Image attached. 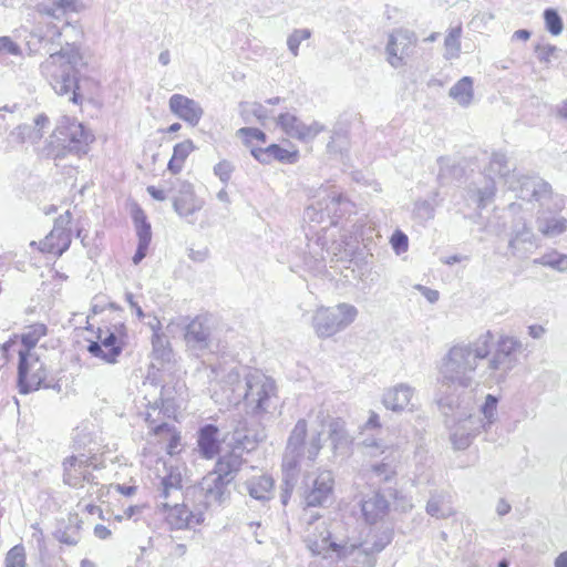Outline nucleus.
I'll use <instances>...</instances> for the list:
<instances>
[{
  "instance_id": "nucleus-51",
  "label": "nucleus",
  "mask_w": 567,
  "mask_h": 567,
  "mask_svg": "<svg viewBox=\"0 0 567 567\" xmlns=\"http://www.w3.org/2000/svg\"><path fill=\"white\" fill-rule=\"evenodd\" d=\"M195 145L193 141L185 140L174 146L173 156L184 164L188 155L194 151Z\"/></svg>"
},
{
  "instance_id": "nucleus-13",
  "label": "nucleus",
  "mask_w": 567,
  "mask_h": 567,
  "mask_svg": "<svg viewBox=\"0 0 567 567\" xmlns=\"http://www.w3.org/2000/svg\"><path fill=\"white\" fill-rule=\"evenodd\" d=\"M18 386L21 394L37 391L39 388H49L44 383L48 372L44 363L37 353H29L28 350H18Z\"/></svg>"
},
{
  "instance_id": "nucleus-57",
  "label": "nucleus",
  "mask_w": 567,
  "mask_h": 567,
  "mask_svg": "<svg viewBox=\"0 0 567 567\" xmlns=\"http://www.w3.org/2000/svg\"><path fill=\"white\" fill-rule=\"evenodd\" d=\"M416 288L421 291V293L426 298L429 302L435 303L439 300L440 295L437 290H433L421 285H419Z\"/></svg>"
},
{
  "instance_id": "nucleus-64",
  "label": "nucleus",
  "mask_w": 567,
  "mask_h": 567,
  "mask_svg": "<svg viewBox=\"0 0 567 567\" xmlns=\"http://www.w3.org/2000/svg\"><path fill=\"white\" fill-rule=\"evenodd\" d=\"M545 328L543 326L533 324L528 327V333L534 339H539L545 333Z\"/></svg>"
},
{
  "instance_id": "nucleus-23",
  "label": "nucleus",
  "mask_w": 567,
  "mask_h": 567,
  "mask_svg": "<svg viewBox=\"0 0 567 567\" xmlns=\"http://www.w3.org/2000/svg\"><path fill=\"white\" fill-rule=\"evenodd\" d=\"M414 394V389L406 383H399L384 390L382 394V404L386 410L395 413L408 410L411 405V400Z\"/></svg>"
},
{
  "instance_id": "nucleus-16",
  "label": "nucleus",
  "mask_w": 567,
  "mask_h": 567,
  "mask_svg": "<svg viewBox=\"0 0 567 567\" xmlns=\"http://www.w3.org/2000/svg\"><path fill=\"white\" fill-rule=\"evenodd\" d=\"M91 461L85 455L70 456L63 462V482L73 488H82L84 483L90 484L89 494L94 493L99 486L96 477L90 472Z\"/></svg>"
},
{
  "instance_id": "nucleus-53",
  "label": "nucleus",
  "mask_w": 567,
  "mask_h": 567,
  "mask_svg": "<svg viewBox=\"0 0 567 567\" xmlns=\"http://www.w3.org/2000/svg\"><path fill=\"white\" fill-rule=\"evenodd\" d=\"M390 243H391L393 250L398 255L408 250L409 239H408V236L401 230L394 231V234L391 237Z\"/></svg>"
},
{
  "instance_id": "nucleus-31",
  "label": "nucleus",
  "mask_w": 567,
  "mask_h": 567,
  "mask_svg": "<svg viewBox=\"0 0 567 567\" xmlns=\"http://www.w3.org/2000/svg\"><path fill=\"white\" fill-rule=\"evenodd\" d=\"M534 237L533 229L528 226L526 219L518 217L512 225V236L508 248L512 250L513 255H516L520 250V245L533 244Z\"/></svg>"
},
{
  "instance_id": "nucleus-1",
  "label": "nucleus",
  "mask_w": 567,
  "mask_h": 567,
  "mask_svg": "<svg viewBox=\"0 0 567 567\" xmlns=\"http://www.w3.org/2000/svg\"><path fill=\"white\" fill-rule=\"evenodd\" d=\"M522 342L515 337L501 336L496 341L491 330L473 340L453 344L442 358L440 382L446 389H471L477 385L476 377L482 362H485L480 377L485 383L501 384L518 362Z\"/></svg>"
},
{
  "instance_id": "nucleus-28",
  "label": "nucleus",
  "mask_w": 567,
  "mask_h": 567,
  "mask_svg": "<svg viewBox=\"0 0 567 567\" xmlns=\"http://www.w3.org/2000/svg\"><path fill=\"white\" fill-rule=\"evenodd\" d=\"M245 491L257 501H269L274 494V480L268 475L252 477L244 483Z\"/></svg>"
},
{
  "instance_id": "nucleus-21",
  "label": "nucleus",
  "mask_w": 567,
  "mask_h": 567,
  "mask_svg": "<svg viewBox=\"0 0 567 567\" xmlns=\"http://www.w3.org/2000/svg\"><path fill=\"white\" fill-rule=\"evenodd\" d=\"M168 105L174 115L192 126H196L204 114V110L197 101L182 94H173Z\"/></svg>"
},
{
  "instance_id": "nucleus-49",
  "label": "nucleus",
  "mask_w": 567,
  "mask_h": 567,
  "mask_svg": "<svg viewBox=\"0 0 567 567\" xmlns=\"http://www.w3.org/2000/svg\"><path fill=\"white\" fill-rule=\"evenodd\" d=\"M329 536L328 537H324L322 538V545H319L318 543H315L313 545L310 546V549L315 553V554H321V551L326 548V546L328 545L329 548H331L332 550L334 551H340L342 550V555H346L347 553H352L354 550V544H350V545H340V544H337L336 542H329Z\"/></svg>"
},
{
  "instance_id": "nucleus-55",
  "label": "nucleus",
  "mask_w": 567,
  "mask_h": 567,
  "mask_svg": "<svg viewBox=\"0 0 567 567\" xmlns=\"http://www.w3.org/2000/svg\"><path fill=\"white\" fill-rule=\"evenodd\" d=\"M238 134L247 138H255L261 142L266 141V134L256 127H241L238 130Z\"/></svg>"
},
{
  "instance_id": "nucleus-2",
  "label": "nucleus",
  "mask_w": 567,
  "mask_h": 567,
  "mask_svg": "<svg viewBox=\"0 0 567 567\" xmlns=\"http://www.w3.org/2000/svg\"><path fill=\"white\" fill-rule=\"evenodd\" d=\"M83 9L81 0H41L35 6L40 16L51 19L44 37L61 47L41 63V73L56 94H70L69 101L74 104H81L83 100L78 84L79 68L83 64L80 52L83 30L79 22L70 21L69 16Z\"/></svg>"
},
{
  "instance_id": "nucleus-19",
  "label": "nucleus",
  "mask_w": 567,
  "mask_h": 567,
  "mask_svg": "<svg viewBox=\"0 0 567 567\" xmlns=\"http://www.w3.org/2000/svg\"><path fill=\"white\" fill-rule=\"evenodd\" d=\"M50 127L49 117L41 113L37 115L32 124H21L13 128L6 138V150L11 151L24 143H39L44 132Z\"/></svg>"
},
{
  "instance_id": "nucleus-62",
  "label": "nucleus",
  "mask_w": 567,
  "mask_h": 567,
  "mask_svg": "<svg viewBox=\"0 0 567 567\" xmlns=\"http://www.w3.org/2000/svg\"><path fill=\"white\" fill-rule=\"evenodd\" d=\"M94 535L100 539H106L111 536V530L106 526L97 524L94 527Z\"/></svg>"
},
{
  "instance_id": "nucleus-7",
  "label": "nucleus",
  "mask_w": 567,
  "mask_h": 567,
  "mask_svg": "<svg viewBox=\"0 0 567 567\" xmlns=\"http://www.w3.org/2000/svg\"><path fill=\"white\" fill-rule=\"evenodd\" d=\"M92 140V135L81 123L64 116L53 131L48 144L39 153L42 157L53 158L55 165H59L58 161L68 154L76 156L86 154Z\"/></svg>"
},
{
  "instance_id": "nucleus-29",
  "label": "nucleus",
  "mask_w": 567,
  "mask_h": 567,
  "mask_svg": "<svg viewBox=\"0 0 567 567\" xmlns=\"http://www.w3.org/2000/svg\"><path fill=\"white\" fill-rule=\"evenodd\" d=\"M182 495V474L177 470H169L167 474L162 477L158 487V498L162 502H168L169 498L178 501Z\"/></svg>"
},
{
  "instance_id": "nucleus-60",
  "label": "nucleus",
  "mask_w": 567,
  "mask_h": 567,
  "mask_svg": "<svg viewBox=\"0 0 567 567\" xmlns=\"http://www.w3.org/2000/svg\"><path fill=\"white\" fill-rule=\"evenodd\" d=\"M310 507H307L305 505L303 513H302V520L306 522L308 525L313 524L316 520H318L321 516L319 513H313L312 511H309Z\"/></svg>"
},
{
  "instance_id": "nucleus-37",
  "label": "nucleus",
  "mask_w": 567,
  "mask_h": 567,
  "mask_svg": "<svg viewBox=\"0 0 567 567\" xmlns=\"http://www.w3.org/2000/svg\"><path fill=\"white\" fill-rule=\"evenodd\" d=\"M48 332V328L44 323H33L25 328V331L21 334V348L19 350H28L29 353H37L34 348L39 340L44 337Z\"/></svg>"
},
{
  "instance_id": "nucleus-42",
  "label": "nucleus",
  "mask_w": 567,
  "mask_h": 567,
  "mask_svg": "<svg viewBox=\"0 0 567 567\" xmlns=\"http://www.w3.org/2000/svg\"><path fill=\"white\" fill-rule=\"evenodd\" d=\"M381 422L380 416L377 412L370 410L368 420L363 423V425L360 427L359 432V442H361L363 439H377L375 433L381 431Z\"/></svg>"
},
{
  "instance_id": "nucleus-39",
  "label": "nucleus",
  "mask_w": 567,
  "mask_h": 567,
  "mask_svg": "<svg viewBox=\"0 0 567 567\" xmlns=\"http://www.w3.org/2000/svg\"><path fill=\"white\" fill-rule=\"evenodd\" d=\"M133 220L136 228L138 244L150 246L152 240L151 224L147 221L146 215L141 208H137L133 213Z\"/></svg>"
},
{
  "instance_id": "nucleus-56",
  "label": "nucleus",
  "mask_w": 567,
  "mask_h": 567,
  "mask_svg": "<svg viewBox=\"0 0 567 567\" xmlns=\"http://www.w3.org/2000/svg\"><path fill=\"white\" fill-rule=\"evenodd\" d=\"M296 480V475L293 476V478H291V476L287 477L286 476V473H284V481H285V484H286V488L284 489L282 494H281V503L284 505H287L288 503V499L290 498V492L293 487V481Z\"/></svg>"
},
{
  "instance_id": "nucleus-40",
  "label": "nucleus",
  "mask_w": 567,
  "mask_h": 567,
  "mask_svg": "<svg viewBox=\"0 0 567 567\" xmlns=\"http://www.w3.org/2000/svg\"><path fill=\"white\" fill-rule=\"evenodd\" d=\"M535 265L553 268L557 271H567V255L557 251L544 254L542 257L534 259Z\"/></svg>"
},
{
  "instance_id": "nucleus-12",
  "label": "nucleus",
  "mask_w": 567,
  "mask_h": 567,
  "mask_svg": "<svg viewBox=\"0 0 567 567\" xmlns=\"http://www.w3.org/2000/svg\"><path fill=\"white\" fill-rule=\"evenodd\" d=\"M193 497L199 511L205 515L206 512L221 506L229 499V484L209 472L194 488Z\"/></svg>"
},
{
  "instance_id": "nucleus-32",
  "label": "nucleus",
  "mask_w": 567,
  "mask_h": 567,
  "mask_svg": "<svg viewBox=\"0 0 567 567\" xmlns=\"http://www.w3.org/2000/svg\"><path fill=\"white\" fill-rule=\"evenodd\" d=\"M217 435L218 429L213 424H207L200 429L198 435V450L205 458H213L217 454L219 447Z\"/></svg>"
},
{
  "instance_id": "nucleus-9",
  "label": "nucleus",
  "mask_w": 567,
  "mask_h": 567,
  "mask_svg": "<svg viewBox=\"0 0 567 567\" xmlns=\"http://www.w3.org/2000/svg\"><path fill=\"white\" fill-rule=\"evenodd\" d=\"M311 203L306 207L303 218L309 223L337 225L349 204L337 190L320 187L310 197Z\"/></svg>"
},
{
  "instance_id": "nucleus-44",
  "label": "nucleus",
  "mask_w": 567,
  "mask_h": 567,
  "mask_svg": "<svg viewBox=\"0 0 567 567\" xmlns=\"http://www.w3.org/2000/svg\"><path fill=\"white\" fill-rule=\"evenodd\" d=\"M240 115L245 122H249L250 117L254 116L259 121H264L268 117L267 110L260 103L254 102H241L239 104Z\"/></svg>"
},
{
  "instance_id": "nucleus-46",
  "label": "nucleus",
  "mask_w": 567,
  "mask_h": 567,
  "mask_svg": "<svg viewBox=\"0 0 567 567\" xmlns=\"http://www.w3.org/2000/svg\"><path fill=\"white\" fill-rule=\"evenodd\" d=\"M6 567H25V553L22 545L13 546L6 555Z\"/></svg>"
},
{
  "instance_id": "nucleus-8",
  "label": "nucleus",
  "mask_w": 567,
  "mask_h": 567,
  "mask_svg": "<svg viewBox=\"0 0 567 567\" xmlns=\"http://www.w3.org/2000/svg\"><path fill=\"white\" fill-rule=\"evenodd\" d=\"M437 404L446 416L452 413L455 424L452 427L451 441L456 450L467 449L473 439L486 427L480 415L472 414L467 405H463L460 398L452 395L440 396Z\"/></svg>"
},
{
  "instance_id": "nucleus-54",
  "label": "nucleus",
  "mask_w": 567,
  "mask_h": 567,
  "mask_svg": "<svg viewBox=\"0 0 567 567\" xmlns=\"http://www.w3.org/2000/svg\"><path fill=\"white\" fill-rule=\"evenodd\" d=\"M556 52L557 48L553 44H537L535 47L536 56L543 63H549Z\"/></svg>"
},
{
  "instance_id": "nucleus-14",
  "label": "nucleus",
  "mask_w": 567,
  "mask_h": 567,
  "mask_svg": "<svg viewBox=\"0 0 567 567\" xmlns=\"http://www.w3.org/2000/svg\"><path fill=\"white\" fill-rule=\"evenodd\" d=\"M332 473L322 471L318 475H307L303 480L302 499L307 507L324 506L333 493Z\"/></svg>"
},
{
  "instance_id": "nucleus-34",
  "label": "nucleus",
  "mask_w": 567,
  "mask_h": 567,
  "mask_svg": "<svg viewBox=\"0 0 567 567\" xmlns=\"http://www.w3.org/2000/svg\"><path fill=\"white\" fill-rule=\"evenodd\" d=\"M449 95L461 106H468L474 96L472 78L464 76L458 80L450 89Z\"/></svg>"
},
{
  "instance_id": "nucleus-47",
  "label": "nucleus",
  "mask_w": 567,
  "mask_h": 567,
  "mask_svg": "<svg viewBox=\"0 0 567 567\" xmlns=\"http://www.w3.org/2000/svg\"><path fill=\"white\" fill-rule=\"evenodd\" d=\"M544 19L548 32H550L553 35H558L561 33L563 20L556 10L546 9L544 11Z\"/></svg>"
},
{
  "instance_id": "nucleus-22",
  "label": "nucleus",
  "mask_w": 567,
  "mask_h": 567,
  "mask_svg": "<svg viewBox=\"0 0 567 567\" xmlns=\"http://www.w3.org/2000/svg\"><path fill=\"white\" fill-rule=\"evenodd\" d=\"M185 342L194 351H203L209 346L210 327L207 319L196 317L185 328Z\"/></svg>"
},
{
  "instance_id": "nucleus-41",
  "label": "nucleus",
  "mask_w": 567,
  "mask_h": 567,
  "mask_svg": "<svg viewBox=\"0 0 567 567\" xmlns=\"http://www.w3.org/2000/svg\"><path fill=\"white\" fill-rule=\"evenodd\" d=\"M10 56H22V49L10 37H0V63L8 65Z\"/></svg>"
},
{
  "instance_id": "nucleus-43",
  "label": "nucleus",
  "mask_w": 567,
  "mask_h": 567,
  "mask_svg": "<svg viewBox=\"0 0 567 567\" xmlns=\"http://www.w3.org/2000/svg\"><path fill=\"white\" fill-rule=\"evenodd\" d=\"M461 34L462 28L458 25L451 29L449 34L446 35L444 41L446 59H454L458 56V53L461 51Z\"/></svg>"
},
{
  "instance_id": "nucleus-20",
  "label": "nucleus",
  "mask_w": 567,
  "mask_h": 567,
  "mask_svg": "<svg viewBox=\"0 0 567 567\" xmlns=\"http://www.w3.org/2000/svg\"><path fill=\"white\" fill-rule=\"evenodd\" d=\"M278 124L287 135L302 142L313 140L324 128L319 122L313 121L310 124H306L290 113L280 114Z\"/></svg>"
},
{
  "instance_id": "nucleus-52",
  "label": "nucleus",
  "mask_w": 567,
  "mask_h": 567,
  "mask_svg": "<svg viewBox=\"0 0 567 567\" xmlns=\"http://www.w3.org/2000/svg\"><path fill=\"white\" fill-rule=\"evenodd\" d=\"M234 172V165L226 159L220 161L214 166V174L224 183H228Z\"/></svg>"
},
{
  "instance_id": "nucleus-48",
  "label": "nucleus",
  "mask_w": 567,
  "mask_h": 567,
  "mask_svg": "<svg viewBox=\"0 0 567 567\" xmlns=\"http://www.w3.org/2000/svg\"><path fill=\"white\" fill-rule=\"evenodd\" d=\"M497 402L498 400L496 396L487 394L485 402L481 408V413L484 415V423H486V425H491L496 420Z\"/></svg>"
},
{
  "instance_id": "nucleus-36",
  "label": "nucleus",
  "mask_w": 567,
  "mask_h": 567,
  "mask_svg": "<svg viewBox=\"0 0 567 567\" xmlns=\"http://www.w3.org/2000/svg\"><path fill=\"white\" fill-rule=\"evenodd\" d=\"M251 155L262 164H268L272 159L280 162L289 161V158L292 156L289 151L280 147L277 144H271L265 148H252Z\"/></svg>"
},
{
  "instance_id": "nucleus-24",
  "label": "nucleus",
  "mask_w": 567,
  "mask_h": 567,
  "mask_svg": "<svg viewBox=\"0 0 567 567\" xmlns=\"http://www.w3.org/2000/svg\"><path fill=\"white\" fill-rule=\"evenodd\" d=\"M243 463L244 460L241 454L236 451H231L221 455L217 460L215 467L210 473L216 474V476H219V478L230 485L240 471Z\"/></svg>"
},
{
  "instance_id": "nucleus-18",
  "label": "nucleus",
  "mask_w": 567,
  "mask_h": 567,
  "mask_svg": "<svg viewBox=\"0 0 567 567\" xmlns=\"http://www.w3.org/2000/svg\"><path fill=\"white\" fill-rule=\"evenodd\" d=\"M71 220L72 214L70 210L55 218L53 229L40 241L41 251L61 256L69 249L71 245Z\"/></svg>"
},
{
  "instance_id": "nucleus-58",
  "label": "nucleus",
  "mask_w": 567,
  "mask_h": 567,
  "mask_svg": "<svg viewBox=\"0 0 567 567\" xmlns=\"http://www.w3.org/2000/svg\"><path fill=\"white\" fill-rule=\"evenodd\" d=\"M147 245L137 244V249L132 258L134 265H138L147 255Z\"/></svg>"
},
{
  "instance_id": "nucleus-27",
  "label": "nucleus",
  "mask_w": 567,
  "mask_h": 567,
  "mask_svg": "<svg viewBox=\"0 0 567 567\" xmlns=\"http://www.w3.org/2000/svg\"><path fill=\"white\" fill-rule=\"evenodd\" d=\"M489 174L498 175L499 177L505 179V183L508 185V189L513 190L511 185L519 186V182L525 178H529L528 176H522L519 178H515L511 175V167L507 161L506 155L503 152H493L488 168Z\"/></svg>"
},
{
  "instance_id": "nucleus-4",
  "label": "nucleus",
  "mask_w": 567,
  "mask_h": 567,
  "mask_svg": "<svg viewBox=\"0 0 567 567\" xmlns=\"http://www.w3.org/2000/svg\"><path fill=\"white\" fill-rule=\"evenodd\" d=\"M223 391L229 403L238 404L244 400L249 413L262 415L269 411L277 388L270 377L258 370L246 374L243 382L239 371L234 368L223 380Z\"/></svg>"
},
{
  "instance_id": "nucleus-25",
  "label": "nucleus",
  "mask_w": 567,
  "mask_h": 567,
  "mask_svg": "<svg viewBox=\"0 0 567 567\" xmlns=\"http://www.w3.org/2000/svg\"><path fill=\"white\" fill-rule=\"evenodd\" d=\"M351 127L350 118L340 117L334 125L333 134L327 147L330 153H339L343 155L349 153L351 148Z\"/></svg>"
},
{
  "instance_id": "nucleus-38",
  "label": "nucleus",
  "mask_w": 567,
  "mask_h": 567,
  "mask_svg": "<svg viewBox=\"0 0 567 567\" xmlns=\"http://www.w3.org/2000/svg\"><path fill=\"white\" fill-rule=\"evenodd\" d=\"M470 197L476 203L480 209L489 205L496 195V185L493 179L486 182L482 188L468 189Z\"/></svg>"
},
{
  "instance_id": "nucleus-15",
  "label": "nucleus",
  "mask_w": 567,
  "mask_h": 567,
  "mask_svg": "<svg viewBox=\"0 0 567 567\" xmlns=\"http://www.w3.org/2000/svg\"><path fill=\"white\" fill-rule=\"evenodd\" d=\"M157 507L165 512V520L171 529H190L200 525L205 517L194 503L189 509L185 504L158 502Z\"/></svg>"
},
{
  "instance_id": "nucleus-17",
  "label": "nucleus",
  "mask_w": 567,
  "mask_h": 567,
  "mask_svg": "<svg viewBox=\"0 0 567 567\" xmlns=\"http://www.w3.org/2000/svg\"><path fill=\"white\" fill-rule=\"evenodd\" d=\"M416 35L408 29H396L390 35L385 48L386 60L391 66L398 69L406 63L416 45Z\"/></svg>"
},
{
  "instance_id": "nucleus-5",
  "label": "nucleus",
  "mask_w": 567,
  "mask_h": 567,
  "mask_svg": "<svg viewBox=\"0 0 567 567\" xmlns=\"http://www.w3.org/2000/svg\"><path fill=\"white\" fill-rule=\"evenodd\" d=\"M322 449L321 432L308 434V424L300 419L291 430L282 457V471L293 478L298 468L306 463L311 465Z\"/></svg>"
},
{
  "instance_id": "nucleus-10",
  "label": "nucleus",
  "mask_w": 567,
  "mask_h": 567,
  "mask_svg": "<svg viewBox=\"0 0 567 567\" xmlns=\"http://www.w3.org/2000/svg\"><path fill=\"white\" fill-rule=\"evenodd\" d=\"M127 339V331L124 323L113 324L105 329L99 328L96 341H91L87 352L105 363L115 364L122 354Z\"/></svg>"
},
{
  "instance_id": "nucleus-33",
  "label": "nucleus",
  "mask_w": 567,
  "mask_h": 567,
  "mask_svg": "<svg viewBox=\"0 0 567 567\" xmlns=\"http://www.w3.org/2000/svg\"><path fill=\"white\" fill-rule=\"evenodd\" d=\"M426 513L437 519H445L454 514V509L450 502V496L446 493L431 494L426 507Z\"/></svg>"
},
{
  "instance_id": "nucleus-35",
  "label": "nucleus",
  "mask_w": 567,
  "mask_h": 567,
  "mask_svg": "<svg viewBox=\"0 0 567 567\" xmlns=\"http://www.w3.org/2000/svg\"><path fill=\"white\" fill-rule=\"evenodd\" d=\"M153 358L159 361L161 364L171 362L173 351L169 347L167 338L161 333L159 327H153L152 336Z\"/></svg>"
},
{
  "instance_id": "nucleus-6",
  "label": "nucleus",
  "mask_w": 567,
  "mask_h": 567,
  "mask_svg": "<svg viewBox=\"0 0 567 567\" xmlns=\"http://www.w3.org/2000/svg\"><path fill=\"white\" fill-rule=\"evenodd\" d=\"M357 445L360 446L361 455L369 458L362 463L363 477L377 485L395 481L399 460L393 446L385 445L380 439H363Z\"/></svg>"
},
{
  "instance_id": "nucleus-45",
  "label": "nucleus",
  "mask_w": 567,
  "mask_h": 567,
  "mask_svg": "<svg viewBox=\"0 0 567 567\" xmlns=\"http://www.w3.org/2000/svg\"><path fill=\"white\" fill-rule=\"evenodd\" d=\"M311 37V31L309 29H296L287 39L288 50L293 56H297L299 53V45L303 40H307Z\"/></svg>"
},
{
  "instance_id": "nucleus-50",
  "label": "nucleus",
  "mask_w": 567,
  "mask_h": 567,
  "mask_svg": "<svg viewBox=\"0 0 567 567\" xmlns=\"http://www.w3.org/2000/svg\"><path fill=\"white\" fill-rule=\"evenodd\" d=\"M55 537L62 544L74 546L80 540V533L78 527H68L65 529L56 530Z\"/></svg>"
},
{
  "instance_id": "nucleus-11",
  "label": "nucleus",
  "mask_w": 567,
  "mask_h": 567,
  "mask_svg": "<svg viewBox=\"0 0 567 567\" xmlns=\"http://www.w3.org/2000/svg\"><path fill=\"white\" fill-rule=\"evenodd\" d=\"M353 308L348 303L321 307L312 317V327L319 338H329L343 330L353 319Z\"/></svg>"
},
{
  "instance_id": "nucleus-63",
  "label": "nucleus",
  "mask_w": 567,
  "mask_h": 567,
  "mask_svg": "<svg viewBox=\"0 0 567 567\" xmlns=\"http://www.w3.org/2000/svg\"><path fill=\"white\" fill-rule=\"evenodd\" d=\"M146 190L156 200L163 202L166 199V195H165L164 190L158 189L155 186H148L146 188Z\"/></svg>"
},
{
  "instance_id": "nucleus-3",
  "label": "nucleus",
  "mask_w": 567,
  "mask_h": 567,
  "mask_svg": "<svg viewBox=\"0 0 567 567\" xmlns=\"http://www.w3.org/2000/svg\"><path fill=\"white\" fill-rule=\"evenodd\" d=\"M522 202L537 203L536 227L546 237H555L567 230V219L558 216L565 206L561 196L553 193L551 186L542 178H525L519 186L511 185Z\"/></svg>"
},
{
  "instance_id": "nucleus-61",
  "label": "nucleus",
  "mask_w": 567,
  "mask_h": 567,
  "mask_svg": "<svg viewBox=\"0 0 567 567\" xmlns=\"http://www.w3.org/2000/svg\"><path fill=\"white\" fill-rule=\"evenodd\" d=\"M511 504L505 498H499L496 505V513L504 516L511 512Z\"/></svg>"
},
{
  "instance_id": "nucleus-30",
  "label": "nucleus",
  "mask_w": 567,
  "mask_h": 567,
  "mask_svg": "<svg viewBox=\"0 0 567 567\" xmlns=\"http://www.w3.org/2000/svg\"><path fill=\"white\" fill-rule=\"evenodd\" d=\"M175 212L182 217H188L202 209L203 203L195 196L190 185H184L179 196L173 203Z\"/></svg>"
},
{
  "instance_id": "nucleus-59",
  "label": "nucleus",
  "mask_w": 567,
  "mask_h": 567,
  "mask_svg": "<svg viewBox=\"0 0 567 567\" xmlns=\"http://www.w3.org/2000/svg\"><path fill=\"white\" fill-rule=\"evenodd\" d=\"M125 300H126V302L130 305V307H131L132 309H134V310H135L136 316H137L138 318H144V316H145V315H144V311H143V309L138 306V303L134 300V295H133L132 292H126V293H125Z\"/></svg>"
},
{
  "instance_id": "nucleus-26",
  "label": "nucleus",
  "mask_w": 567,
  "mask_h": 567,
  "mask_svg": "<svg viewBox=\"0 0 567 567\" xmlns=\"http://www.w3.org/2000/svg\"><path fill=\"white\" fill-rule=\"evenodd\" d=\"M389 502L380 493H374L369 498L362 501L361 511L364 519L374 524L384 518L389 512Z\"/></svg>"
}]
</instances>
